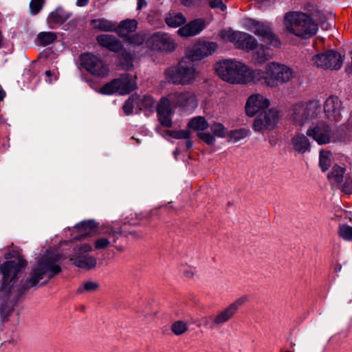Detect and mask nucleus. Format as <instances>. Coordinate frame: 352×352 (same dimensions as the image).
<instances>
[{"mask_svg": "<svg viewBox=\"0 0 352 352\" xmlns=\"http://www.w3.org/2000/svg\"><path fill=\"white\" fill-rule=\"evenodd\" d=\"M59 259L58 256H42L23 284V290L26 291L36 286L43 279L47 281L59 274L61 272V267L58 263Z\"/></svg>", "mask_w": 352, "mask_h": 352, "instance_id": "1", "label": "nucleus"}, {"mask_svg": "<svg viewBox=\"0 0 352 352\" xmlns=\"http://www.w3.org/2000/svg\"><path fill=\"white\" fill-rule=\"evenodd\" d=\"M285 26L287 31L302 38H308L314 35L318 25L312 19L302 12H289L285 16Z\"/></svg>", "mask_w": 352, "mask_h": 352, "instance_id": "2", "label": "nucleus"}, {"mask_svg": "<svg viewBox=\"0 0 352 352\" xmlns=\"http://www.w3.org/2000/svg\"><path fill=\"white\" fill-rule=\"evenodd\" d=\"M193 62L186 56L175 67L168 68L165 72L168 81L175 85L192 84L197 75Z\"/></svg>", "mask_w": 352, "mask_h": 352, "instance_id": "3", "label": "nucleus"}, {"mask_svg": "<svg viewBox=\"0 0 352 352\" xmlns=\"http://www.w3.org/2000/svg\"><path fill=\"white\" fill-rule=\"evenodd\" d=\"M320 109V104L318 100L296 103L289 110V119L294 125L301 128L317 116Z\"/></svg>", "mask_w": 352, "mask_h": 352, "instance_id": "4", "label": "nucleus"}, {"mask_svg": "<svg viewBox=\"0 0 352 352\" xmlns=\"http://www.w3.org/2000/svg\"><path fill=\"white\" fill-rule=\"evenodd\" d=\"M217 75L223 80L232 84H242L245 72V65L236 60L225 59L215 64Z\"/></svg>", "mask_w": 352, "mask_h": 352, "instance_id": "5", "label": "nucleus"}, {"mask_svg": "<svg viewBox=\"0 0 352 352\" xmlns=\"http://www.w3.org/2000/svg\"><path fill=\"white\" fill-rule=\"evenodd\" d=\"M27 261L19 256L17 261H8L0 265V273L3 275L0 296H8L11 292V283L16 278L18 273L25 267Z\"/></svg>", "mask_w": 352, "mask_h": 352, "instance_id": "6", "label": "nucleus"}, {"mask_svg": "<svg viewBox=\"0 0 352 352\" xmlns=\"http://www.w3.org/2000/svg\"><path fill=\"white\" fill-rule=\"evenodd\" d=\"M267 87L272 88L278 87L292 81L296 76L291 67L276 62L267 64Z\"/></svg>", "mask_w": 352, "mask_h": 352, "instance_id": "7", "label": "nucleus"}, {"mask_svg": "<svg viewBox=\"0 0 352 352\" xmlns=\"http://www.w3.org/2000/svg\"><path fill=\"white\" fill-rule=\"evenodd\" d=\"M137 87V84L133 76L124 74L118 78L113 79L103 85L100 93L105 95H111L119 93L121 95L129 94Z\"/></svg>", "mask_w": 352, "mask_h": 352, "instance_id": "8", "label": "nucleus"}, {"mask_svg": "<svg viewBox=\"0 0 352 352\" xmlns=\"http://www.w3.org/2000/svg\"><path fill=\"white\" fill-rule=\"evenodd\" d=\"M219 36L223 40L233 43L237 48L247 51L254 50L258 45L257 40L246 32L226 29L221 30Z\"/></svg>", "mask_w": 352, "mask_h": 352, "instance_id": "9", "label": "nucleus"}, {"mask_svg": "<svg viewBox=\"0 0 352 352\" xmlns=\"http://www.w3.org/2000/svg\"><path fill=\"white\" fill-rule=\"evenodd\" d=\"M245 297H241L237 299L226 308L219 311L216 315H212L208 318H205V324L212 329L221 327L234 317L238 309L245 303Z\"/></svg>", "mask_w": 352, "mask_h": 352, "instance_id": "10", "label": "nucleus"}, {"mask_svg": "<svg viewBox=\"0 0 352 352\" xmlns=\"http://www.w3.org/2000/svg\"><path fill=\"white\" fill-rule=\"evenodd\" d=\"M245 26L249 31L261 37L262 41L274 47H280L278 37L268 24L250 19L246 20Z\"/></svg>", "mask_w": 352, "mask_h": 352, "instance_id": "11", "label": "nucleus"}, {"mask_svg": "<svg viewBox=\"0 0 352 352\" xmlns=\"http://www.w3.org/2000/svg\"><path fill=\"white\" fill-rule=\"evenodd\" d=\"M80 63L89 73L94 76L104 78L109 73V65L100 57L90 53L80 56Z\"/></svg>", "mask_w": 352, "mask_h": 352, "instance_id": "12", "label": "nucleus"}, {"mask_svg": "<svg viewBox=\"0 0 352 352\" xmlns=\"http://www.w3.org/2000/svg\"><path fill=\"white\" fill-rule=\"evenodd\" d=\"M312 61L318 67L324 69L338 70L342 65L343 57L339 52L331 50L314 55L312 57Z\"/></svg>", "mask_w": 352, "mask_h": 352, "instance_id": "13", "label": "nucleus"}, {"mask_svg": "<svg viewBox=\"0 0 352 352\" xmlns=\"http://www.w3.org/2000/svg\"><path fill=\"white\" fill-rule=\"evenodd\" d=\"M91 251H92V247L90 244H82L75 249V253L71 257L70 261L79 268L87 270L93 269L97 265V259L87 254Z\"/></svg>", "mask_w": 352, "mask_h": 352, "instance_id": "14", "label": "nucleus"}, {"mask_svg": "<svg viewBox=\"0 0 352 352\" xmlns=\"http://www.w3.org/2000/svg\"><path fill=\"white\" fill-rule=\"evenodd\" d=\"M278 120V112L273 109L260 112L255 118L253 129L255 131L264 132L272 130Z\"/></svg>", "mask_w": 352, "mask_h": 352, "instance_id": "15", "label": "nucleus"}, {"mask_svg": "<svg viewBox=\"0 0 352 352\" xmlns=\"http://www.w3.org/2000/svg\"><path fill=\"white\" fill-rule=\"evenodd\" d=\"M147 45L154 50L170 52L175 50L177 44L168 34L158 32L152 34L147 40Z\"/></svg>", "mask_w": 352, "mask_h": 352, "instance_id": "16", "label": "nucleus"}, {"mask_svg": "<svg viewBox=\"0 0 352 352\" xmlns=\"http://www.w3.org/2000/svg\"><path fill=\"white\" fill-rule=\"evenodd\" d=\"M215 42L202 41L197 43L189 52L188 56L193 61L200 60L205 57L212 55L217 49Z\"/></svg>", "mask_w": 352, "mask_h": 352, "instance_id": "17", "label": "nucleus"}, {"mask_svg": "<svg viewBox=\"0 0 352 352\" xmlns=\"http://www.w3.org/2000/svg\"><path fill=\"white\" fill-rule=\"evenodd\" d=\"M270 105V101L263 96L256 94L250 96L245 104V111L248 116L252 117L257 113L264 111Z\"/></svg>", "mask_w": 352, "mask_h": 352, "instance_id": "18", "label": "nucleus"}, {"mask_svg": "<svg viewBox=\"0 0 352 352\" xmlns=\"http://www.w3.org/2000/svg\"><path fill=\"white\" fill-rule=\"evenodd\" d=\"M307 135L320 144L329 143L332 138V131L329 126L324 123H319L307 130Z\"/></svg>", "mask_w": 352, "mask_h": 352, "instance_id": "19", "label": "nucleus"}, {"mask_svg": "<svg viewBox=\"0 0 352 352\" xmlns=\"http://www.w3.org/2000/svg\"><path fill=\"white\" fill-rule=\"evenodd\" d=\"M324 112L326 118L331 122H337L341 118V101L337 97L330 96L324 103Z\"/></svg>", "mask_w": 352, "mask_h": 352, "instance_id": "20", "label": "nucleus"}, {"mask_svg": "<svg viewBox=\"0 0 352 352\" xmlns=\"http://www.w3.org/2000/svg\"><path fill=\"white\" fill-rule=\"evenodd\" d=\"M267 64L265 67V71L260 69H252L245 65V72L242 84L254 82L267 86Z\"/></svg>", "mask_w": 352, "mask_h": 352, "instance_id": "21", "label": "nucleus"}, {"mask_svg": "<svg viewBox=\"0 0 352 352\" xmlns=\"http://www.w3.org/2000/svg\"><path fill=\"white\" fill-rule=\"evenodd\" d=\"M205 27L204 20L198 19L179 28L177 32L182 36H193L199 34Z\"/></svg>", "mask_w": 352, "mask_h": 352, "instance_id": "22", "label": "nucleus"}, {"mask_svg": "<svg viewBox=\"0 0 352 352\" xmlns=\"http://www.w3.org/2000/svg\"><path fill=\"white\" fill-rule=\"evenodd\" d=\"M96 40L99 45L111 52H118L122 48L121 42L113 35L102 34L98 36Z\"/></svg>", "mask_w": 352, "mask_h": 352, "instance_id": "23", "label": "nucleus"}, {"mask_svg": "<svg viewBox=\"0 0 352 352\" xmlns=\"http://www.w3.org/2000/svg\"><path fill=\"white\" fill-rule=\"evenodd\" d=\"M124 225L120 227L119 229L116 230L115 228H111L107 233L109 235L108 238L101 237L96 239L94 242V248L96 250H102L108 248L111 244L110 239H112L113 242L116 243L117 240L116 235L118 234H122L124 231Z\"/></svg>", "mask_w": 352, "mask_h": 352, "instance_id": "24", "label": "nucleus"}, {"mask_svg": "<svg viewBox=\"0 0 352 352\" xmlns=\"http://www.w3.org/2000/svg\"><path fill=\"white\" fill-rule=\"evenodd\" d=\"M137 28V21L134 19L123 21L118 26L116 25V32L120 36L126 37Z\"/></svg>", "mask_w": 352, "mask_h": 352, "instance_id": "25", "label": "nucleus"}, {"mask_svg": "<svg viewBox=\"0 0 352 352\" xmlns=\"http://www.w3.org/2000/svg\"><path fill=\"white\" fill-rule=\"evenodd\" d=\"M293 148L300 153H304L309 149V141L304 135H298L292 140Z\"/></svg>", "mask_w": 352, "mask_h": 352, "instance_id": "26", "label": "nucleus"}, {"mask_svg": "<svg viewBox=\"0 0 352 352\" xmlns=\"http://www.w3.org/2000/svg\"><path fill=\"white\" fill-rule=\"evenodd\" d=\"M345 168L335 165L332 167L331 172L328 174V178L332 184H340L345 177Z\"/></svg>", "mask_w": 352, "mask_h": 352, "instance_id": "27", "label": "nucleus"}, {"mask_svg": "<svg viewBox=\"0 0 352 352\" xmlns=\"http://www.w3.org/2000/svg\"><path fill=\"white\" fill-rule=\"evenodd\" d=\"M69 14L62 8H57L48 16L47 21L50 24H62L65 22Z\"/></svg>", "mask_w": 352, "mask_h": 352, "instance_id": "28", "label": "nucleus"}, {"mask_svg": "<svg viewBox=\"0 0 352 352\" xmlns=\"http://www.w3.org/2000/svg\"><path fill=\"white\" fill-rule=\"evenodd\" d=\"M91 25L93 28L101 31L114 32L116 30V23L105 19H94L91 21Z\"/></svg>", "mask_w": 352, "mask_h": 352, "instance_id": "29", "label": "nucleus"}, {"mask_svg": "<svg viewBox=\"0 0 352 352\" xmlns=\"http://www.w3.org/2000/svg\"><path fill=\"white\" fill-rule=\"evenodd\" d=\"M252 58L256 63L263 64L269 60L271 58V56L268 52V49L261 45L256 49V51L254 52Z\"/></svg>", "mask_w": 352, "mask_h": 352, "instance_id": "30", "label": "nucleus"}, {"mask_svg": "<svg viewBox=\"0 0 352 352\" xmlns=\"http://www.w3.org/2000/svg\"><path fill=\"white\" fill-rule=\"evenodd\" d=\"M186 22V18L182 13H169L166 17V24L171 28H177Z\"/></svg>", "mask_w": 352, "mask_h": 352, "instance_id": "31", "label": "nucleus"}, {"mask_svg": "<svg viewBox=\"0 0 352 352\" xmlns=\"http://www.w3.org/2000/svg\"><path fill=\"white\" fill-rule=\"evenodd\" d=\"M175 103L179 106H187L195 100V96L189 92L177 93L173 95Z\"/></svg>", "mask_w": 352, "mask_h": 352, "instance_id": "32", "label": "nucleus"}, {"mask_svg": "<svg viewBox=\"0 0 352 352\" xmlns=\"http://www.w3.org/2000/svg\"><path fill=\"white\" fill-rule=\"evenodd\" d=\"M208 126L206 120L201 116L192 118L188 124V127L198 132H202Z\"/></svg>", "mask_w": 352, "mask_h": 352, "instance_id": "33", "label": "nucleus"}, {"mask_svg": "<svg viewBox=\"0 0 352 352\" xmlns=\"http://www.w3.org/2000/svg\"><path fill=\"white\" fill-rule=\"evenodd\" d=\"M56 38V34L52 32H40L37 36V39L42 46H47L52 43Z\"/></svg>", "mask_w": 352, "mask_h": 352, "instance_id": "34", "label": "nucleus"}, {"mask_svg": "<svg viewBox=\"0 0 352 352\" xmlns=\"http://www.w3.org/2000/svg\"><path fill=\"white\" fill-rule=\"evenodd\" d=\"M136 102V107L140 109H150L154 105V100L150 96H139V100Z\"/></svg>", "mask_w": 352, "mask_h": 352, "instance_id": "35", "label": "nucleus"}, {"mask_svg": "<svg viewBox=\"0 0 352 352\" xmlns=\"http://www.w3.org/2000/svg\"><path fill=\"white\" fill-rule=\"evenodd\" d=\"M157 115H168L171 113L170 102L166 98H162L157 108Z\"/></svg>", "mask_w": 352, "mask_h": 352, "instance_id": "36", "label": "nucleus"}, {"mask_svg": "<svg viewBox=\"0 0 352 352\" xmlns=\"http://www.w3.org/2000/svg\"><path fill=\"white\" fill-rule=\"evenodd\" d=\"M99 288V285L98 283L89 280L85 283H82L80 286L77 289L78 294H82L85 292H95L98 290Z\"/></svg>", "mask_w": 352, "mask_h": 352, "instance_id": "37", "label": "nucleus"}, {"mask_svg": "<svg viewBox=\"0 0 352 352\" xmlns=\"http://www.w3.org/2000/svg\"><path fill=\"white\" fill-rule=\"evenodd\" d=\"M248 133L249 131L244 129L232 131L229 133V140L230 142H236L246 138L248 135Z\"/></svg>", "mask_w": 352, "mask_h": 352, "instance_id": "38", "label": "nucleus"}, {"mask_svg": "<svg viewBox=\"0 0 352 352\" xmlns=\"http://www.w3.org/2000/svg\"><path fill=\"white\" fill-rule=\"evenodd\" d=\"M139 100V96L137 95H132L125 102L123 105V111L126 115H130L133 113V109L136 106V102Z\"/></svg>", "mask_w": 352, "mask_h": 352, "instance_id": "39", "label": "nucleus"}, {"mask_svg": "<svg viewBox=\"0 0 352 352\" xmlns=\"http://www.w3.org/2000/svg\"><path fill=\"white\" fill-rule=\"evenodd\" d=\"M331 153L327 151H320L319 165L323 172H325L331 164L330 160Z\"/></svg>", "mask_w": 352, "mask_h": 352, "instance_id": "40", "label": "nucleus"}, {"mask_svg": "<svg viewBox=\"0 0 352 352\" xmlns=\"http://www.w3.org/2000/svg\"><path fill=\"white\" fill-rule=\"evenodd\" d=\"M120 61L124 69L130 70L132 69L133 57L129 53L126 52H122L120 55Z\"/></svg>", "mask_w": 352, "mask_h": 352, "instance_id": "41", "label": "nucleus"}, {"mask_svg": "<svg viewBox=\"0 0 352 352\" xmlns=\"http://www.w3.org/2000/svg\"><path fill=\"white\" fill-rule=\"evenodd\" d=\"M188 329V324L182 320L175 322L171 326L172 331L177 336L183 334Z\"/></svg>", "mask_w": 352, "mask_h": 352, "instance_id": "42", "label": "nucleus"}, {"mask_svg": "<svg viewBox=\"0 0 352 352\" xmlns=\"http://www.w3.org/2000/svg\"><path fill=\"white\" fill-rule=\"evenodd\" d=\"M340 236L346 241L352 240V227L347 225H342L339 227Z\"/></svg>", "mask_w": 352, "mask_h": 352, "instance_id": "43", "label": "nucleus"}, {"mask_svg": "<svg viewBox=\"0 0 352 352\" xmlns=\"http://www.w3.org/2000/svg\"><path fill=\"white\" fill-rule=\"evenodd\" d=\"M213 134L219 138H224L226 135V129L221 123H214L210 126Z\"/></svg>", "mask_w": 352, "mask_h": 352, "instance_id": "44", "label": "nucleus"}, {"mask_svg": "<svg viewBox=\"0 0 352 352\" xmlns=\"http://www.w3.org/2000/svg\"><path fill=\"white\" fill-rule=\"evenodd\" d=\"M45 0H31L30 3V9L31 14H37L42 9Z\"/></svg>", "mask_w": 352, "mask_h": 352, "instance_id": "45", "label": "nucleus"}, {"mask_svg": "<svg viewBox=\"0 0 352 352\" xmlns=\"http://www.w3.org/2000/svg\"><path fill=\"white\" fill-rule=\"evenodd\" d=\"M169 135L175 139H189L190 132L188 130L168 131Z\"/></svg>", "mask_w": 352, "mask_h": 352, "instance_id": "46", "label": "nucleus"}, {"mask_svg": "<svg viewBox=\"0 0 352 352\" xmlns=\"http://www.w3.org/2000/svg\"><path fill=\"white\" fill-rule=\"evenodd\" d=\"M186 7H200L206 4L208 0H180Z\"/></svg>", "mask_w": 352, "mask_h": 352, "instance_id": "47", "label": "nucleus"}, {"mask_svg": "<svg viewBox=\"0 0 352 352\" xmlns=\"http://www.w3.org/2000/svg\"><path fill=\"white\" fill-rule=\"evenodd\" d=\"M197 136L208 145H212L215 142L214 136L209 133L198 132Z\"/></svg>", "mask_w": 352, "mask_h": 352, "instance_id": "48", "label": "nucleus"}, {"mask_svg": "<svg viewBox=\"0 0 352 352\" xmlns=\"http://www.w3.org/2000/svg\"><path fill=\"white\" fill-rule=\"evenodd\" d=\"M342 190L346 194L352 193V177L346 175L344 177V182L342 185Z\"/></svg>", "mask_w": 352, "mask_h": 352, "instance_id": "49", "label": "nucleus"}, {"mask_svg": "<svg viewBox=\"0 0 352 352\" xmlns=\"http://www.w3.org/2000/svg\"><path fill=\"white\" fill-rule=\"evenodd\" d=\"M77 228L78 229H81L85 231L88 230L89 232L96 228V223L91 220L82 221L77 225Z\"/></svg>", "mask_w": 352, "mask_h": 352, "instance_id": "50", "label": "nucleus"}, {"mask_svg": "<svg viewBox=\"0 0 352 352\" xmlns=\"http://www.w3.org/2000/svg\"><path fill=\"white\" fill-rule=\"evenodd\" d=\"M129 43L133 45H140L144 41V38L142 35L139 34H135L132 36H130L127 38Z\"/></svg>", "mask_w": 352, "mask_h": 352, "instance_id": "51", "label": "nucleus"}, {"mask_svg": "<svg viewBox=\"0 0 352 352\" xmlns=\"http://www.w3.org/2000/svg\"><path fill=\"white\" fill-rule=\"evenodd\" d=\"M171 113H168V115H159L158 119L163 126L165 127H170L172 126V120L170 118Z\"/></svg>", "mask_w": 352, "mask_h": 352, "instance_id": "52", "label": "nucleus"}, {"mask_svg": "<svg viewBox=\"0 0 352 352\" xmlns=\"http://www.w3.org/2000/svg\"><path fill=\"white\" fill-rule=\"evenodd\" d=\"M12 311V308L7 305H1L0 307V314L3 318H7Z\"/></svg>", "mask_w": 352, "mask_h": 352, "instance_id": "53", "label": "nucleus"}, {"mask_svg": "<svg viewBox=\"0 0 352 352\" xmlns=\"http://www.w3.org/2000/svg\"><path fill=\"white\" fill-rule=\"evenodd\" d=\"M209 5L212 8H219L222 11L226 9V6L223 3L222 0H212L210 1Z\"/></svg>", "mask_w": 352, "mask_h": 352, "instance_id": "54", "label": "nucleus"}, {"mask_svg": "<svg viewBox=\"0 0 352 352\" xmlns=\"http://www.w3.org/2000/svg\"><path fill=\"white\" fill-rule=\"evenodd\" d=\"M183 274L185 277L190 278L194 276V271L192 269L188 268V269L185 270L183 272Z\"/></svg>", "mask_w": 352, "mask_h": 352, "instance_id": "55", "label": "nucleus"}, {"mask_svg": "<svg viewBox=\"0 0 352 352\" xmlns=\"http://www.w3.org/2000/svg\"><path fill=\"white\" fill-rule=\"evenodd\" d=\"M351 62L349 63L346 66V72L348 73V74H352V56L351 57Z\"/></svg>", "mask_w": 352, "mask_h": 352, "instance_id": "56", "label": "nucleus"}, {"mask_svg": "<svg viewBox=\"0 0 352 352\" xmlns=\"http://www.w3.org/2000/svg\"><path fill=\"white\" fill-rule=\"evenodd\" d=\"M89 0H77L76 5L78 6H85L88 4Z\"/></svg>", "mask_w": 352, "mask_h": 352, "instance_id": "57", "label": "nucleus"}, {"mask_svg": "<svg viewBox=\"0 0 352 352\" xmlns=\"http://www.w3.org/2000/svg\"><path fill=\"white\" fill-rule=\"evenodd\" d=\"M6 96V91L3 90L1 85H0V100L1 101L3 100Z\"/></svg>", "mask_w": 352, "mask_h": 352, "instance_id": "58", "label": "nucleus"}, {"mask_svg": "<svg viewBox=\"0 0 352 352\" xmlns=\"http://www.w3.org/2000/svg\"><path fill=\"white\" fill-rule=\"evenodd\" d=\"M145 5H146L145 0H138V9H141Z\"/></svg>", "mask_w": 352, "mask_h": 352, "instance_id": "59", "label": "nucleus"}, {"mask_svg": "<svg viewBox=\"0 0 352 352\" xmlns=\"http://www.w3.org/2000/svg\"><path fill=\"white\" fill-rule=\"evenodd\" d=\"M45 75H46L47 76H48V77H50V76H54V79H55V80H56V79H57V76H56V74H55V73H54V72H51V71H50V70H47V71H46V72H45Z\"/></svg>", "mask_w": 352, "mask_h": 352, "instance_id": "60", "label": "nucleus"}, {"mask_svg": "<svg viewBox=\"0 0 352 352\" xmlns=\"http://www.w3.org/2000/svg\"><path fill=\"white\" fill-rule=\"evenodd\" d=\"M342 269V266L340 263H336L335 265H334V271L336 272H338L341 270Z\"/></svg>", "mask_w": 352, "mask_h": 352, "instance_id": "61", "label": "nucleus"}, {"mask_svg": "<svg viewBox=\"0 0 352 352\" xmlns=\"http://www.w3.org/2000/svg\"><path fill=\"white\" fill-rule=\"evenodd\" d=\"M186 146L188 149L190 148L192 146V141H190L189 139H186Z\"/></svg>", "mask_w": 352, "mask_h": 352, "instance_id": "62", "label": "nucleus"}, {"mask_svg": "<svg viewBox=\"0 0 352 352\" xmlns=\"http://www.w3.org/2000/svg\"><path fill=\"white\" fill-rule=\"evenodd\" d=\"M129 234L133 235L134 237H137V238L140 237V236L138 235V233L135 231L129 232Z\"/></svg>", "mask_w": 352, "mask_h": 352, "instance_id": "63", "label": "nucleus"}, {"mask_svg": "<svg viewBox=\"0 0 352 352\" xmlns=\"http://www.w3.org/2000/svg\"><path fill=\"white\" fill-rule=\"evenodd\" d=\"M47 81L50 83L52 82V79L50 78Z\"/></svg>", "mask_w": 352, "mask_h": 352, "instance_id": "64", "label": "nucleus"}]
</instances>
